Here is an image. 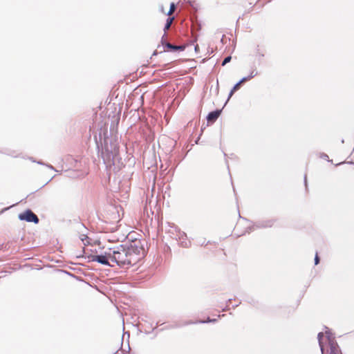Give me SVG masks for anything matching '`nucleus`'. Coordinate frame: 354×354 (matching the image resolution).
I'll list each match as a JSON object with an SVG mask.
<instances>
[{
  "label": "nucleus",
  "mask_w": 354,
  "mask_h": 354,
  "mask_svg": "<svg viewBox=\"0 0 354 354\" xmlns=\"http://www.w3.org/2000/svg\"><path fill=\"white\" fill-rule=\"evenodd\" d=\"M145 254V249L140 241H136L129 245H120L109 248V255L112 262L118 266L135 264Z\"/></svg>",
  "instance_id": "1"
},
{
  "label": "nucleus",
  "mask_w": 354,
  "mask_h": 354,
  "mask_svg": "<svg viewBox=\"0 0 354 354\" xmlns=\"http://www.w3.org/2000/svg\"><path fill=\"white\" fill-rule=\"evenodd\" d=\"M91 261H96L103 266H111V262H112V257L111 255H109V248H107L100 254L92 255L91 257Z\"/></svg>",
  "instance_id": "2"
},
{
  "label": "nucleus",
  "mask_w": 354,
  "mask_h": 354,
  "mask_svg": "<svg viewBox=\"0 0 354 354\" xmlns=\"http://www.w3.org/2000/svg\"><path fill=\"white\" fill-rule=\"evenodd\" d=\"M80 239L84 245V246L88 247L89 245H97L100 244V241L97 239H93L91 237L88 236L85 234H81L80 236ZM84 253H88L89 252H93L92 250H88V248H84Z\"/></svg>",
  "instance_id": "3"
},
{
  "label": "nucleus",
  "mask_w": 354,
  "mask_h": 354,
  "mask_svg": "<svg viewBox=\"0 0 354 354\" xmlns=\"http://www.w3.org/2000/svg\"><path fill=\"white\" fill-rule=\"evenodd\" d=\"M18 218L21 221H26L27 222H33L34 223L39 222L37 216L29 209L19 214Z\"/></svg>",
  "instance_id": "4"
},
{
  "label": "nucleus",
  "mask_w": 354,
  "mask_h": 354,
  "mask_svg": "<svg viewBox=\"0 0 354 354\" xmlns=\"http://www.w3.org/2000/svg\"><path fill=\"white\" fill-rule=\"evenodd\" d=\"M220 113L221 111H215L210 112L207 116V120L208 121L216 120L218 118Z\"/></svg>",
  "instance_id": "5"
},
{
  "label": "nucleus",
  "mask_w": 354,
  "mask_h": 354,
  "mask_svg": "<svg viewBox=\"0 0 354 354\" xmlns=\"http://www.w3.org/2000/svg\"><path fill=\"white\" fill-rule=\"evenodd\" d=\"M165 46L168 48H170V49H172V50H184L185 49V46H174V45H171L169 43H167L165 44Z\"/></svg>",
  "instance_id": "6"
},
{
  "label": "nucleus",
  "mask_w": 354,
  "mask_h": 354,
  "mask_svg": "<svg viewBox=\"0 0 354 354\" xmlns=\"http://www.w3.org/2000/svg\"><path fill=\"white\" fill-rule=\"evenodd\" d=\"M241 83H239L237 82L234 86V87L232 88V89L230 91V93H229V95H228V100L232 96L234 92L237 89V88H239V86L241 84Z\"/></svg>",
  "instance_id": "7"
},
{
  "label": "nucleus",
  "mask_w": 354,
  "mask_h": 354,
  "mask_svg": "<svg viewBox=\"0 0 354 354\" xmlns=\"http://www.w3.org/2000/svg\"><path fill=\"white\" fill-rule=\"evenodd\" d=\"M174 20V17H169L167 19V23L165 26V30H168L169 27L171 26V24Z\"/></svg>",
  "instance_id": "8"
},
{
  "label": "nucleus",
  "mask_w": 354,
  "mask_h": 354,
  "mask_svg": "<svg viewBox=\"0 0 354 354\" xmlns=\"http://www.w3.org/2000/svg\"><path fill=\"white\" fill-rule=\"evenodd\" d=\"M323 333H319L317 335V338H318V341H319V344L320 346V348H321V351H322V353H323V346H322V337H323Z\"/></svg>",
  "instance_id": "9"
},
{
  "label": "nucleus",
  "mask_w": 354,
  "mask_h": 354,
  "mask_svg": "<svg viewBox=\"0 0 354 354\" xmlns=\"http://www.w3.org/2000/svg\"><path fill=\"white\" fill-rule=\"evenodd\" d=\"M174 10H175V6H174V3H171V4L170 5L169 10V11L167 12V15H171V14L174 12Z\"/></svg>",
  "instance_id": "10"
},
{
  "label": "nucleus",
  "mask_w": 354,
  "mask_h": 354,
  "mask_svg": "<svg viewBox=\"0 0 354 354\" xmlns=\"http://www.w3.org/2000/svg\"><path fill=\"white\" fill-rule=\"evenodd\" d=\"M231 60V56H228L227 57H225L222 63V65L224 66L227 63L230 62Z\"/></svg>",
  "instance_id": "11"
},
{
  "label": "nucleus",
  "mask_w": 354,
  "mask_h": 354,
  "mask_svg": "<svg viewBox=\"0 0 354 354\" xmlns=\"http://www.w3.org/2000/svg\"><path fill=\"white\" fill-rule=\"evenodd\" d=\"M250 78L248 77H243L240 81H239V83H243L245 81L249 80Z\"/></svg>",
  "instance_id": "12"
},
{
  "label": "nucleus",
  "mask_w": 354,
  "mask_h": 354,
  "mask_svg": "<svg viewBox=\"0 0 354 354\" xmlns=\"http://www.w3.org/2000/svg\"><path fill=\"white\" fill-rule=\"evenodd\" d=\"M257 75V73L254 72V71H252L249 75H248V77L250 79L253 77H254L255 75Z\"/></svg>",
  "instance_id": "13"
},
{
  "label": "nucleus",
  "mask_w": 354,
  "mask_h": 354,
  "mask_svg": "<svg viewBox=\"0 0 354 354\" xmlns=\"http://www.w3.org/2000/svg\"><path fill=\"white\" fill-rule=\"evenodd\" d=\"M319 263V257L317 256V254H316L315 257V263L317 265Z\"/></svg>",
  "instance_id": "14"
},
{
  "label": "nucleus",
  "mask_w": 354,
  "mask_h": 354,
  "mask_svg": "<svg viewBox=\"0 0 354 354\" xmlns=\"http://www.w3.org/2000/svg\"><path fill=\"white\" fill-rule=\"evenodd\" d=\"M160 9H161V11H162V12H164V10H163V8H162V7H161V8H160Z\"/></svg>",
  "instance_id": "15"
}]
</instances>
